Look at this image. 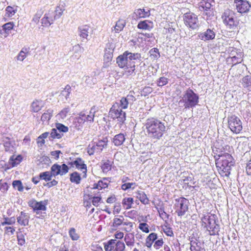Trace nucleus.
I'll use <instances>...</instances> for the list:
<instances>
[{"mask_svg":"<svg viewBox=\"0 0 251 251\" xmlns=\"http://www.w3.org/2000/svg\"><path fill=\"white\" fill-rule=\"evenodd\" d=\"M145 126L149 136L154 139H160L166 130L164 123L155 118L148 119Z\"/></svg>","mask_w":251,"mask_h":251,"instance_id":"1","label":"nucleus"},{"mask_svg":"<svg viewBox=\"0 0 251 251\" xmlns=\"http://www.w3.org/2000/svg\"><path fill=\"white\" fill-rule=\"evenodd\" d=\"M128 102L126 98H122L119 102L114 103L111 107V117L117 119L118 121L123 123L126 120V113L122 109L127 108Z\"/></svg>","mask_w":251,"mask_h":251,"instance_id":"2","label":"nucleus"},{"mask_svg":"<svg viewBox=\"0 0 251 251\" xmlns=\"http://www.w3.org/2000/svg\"><path fill=\"white\" fill-rule=\"evenodd\" d=\"M50 170V172L46 171L41 173L39 174L41 179L49 181L51 179L52 176H55L58 175H64L68 172L69 168L65 164H63L62 165L54 164L51 166Z\"/></svg>","mask_w":251,"mask_h":251,"instance_id":"3","label":"nucleus"},{"mask_svg":"<svg viewBox=\"0 0 251 251\" xmlns=\"http://www.w3.org/2000/svg\"><path fill=\"white\" fill-rule=\"evenodd\" d=\"M216 216L214 214L208 213L203 215L201 220L202 226L209 231L210 235L218 234L220 226L216 222Z\"/></svg>","mask_w":251,"mask_h":251,"instance_id":"4","label":"nucleus"},{"mask_svg":"<svg viewBox=\"0 0 251 251\" xmlns=\"http://www.w3.org/2000/svg\"><path fill=\"white\" fill-rule=\"evenodd\" d=\"M199 99V96L189 88L184 92L182 99L180 100L179 103H183L185 108L189 109L194 108L198 104Z\"/></svg>","mask_w":251,"mask_h":251,"instance_id":"5","label":"nucleus"},{"mask_svg":"<svg viewBox=\"0 0 251 251\" xmlns=\"http://www.w3.org/2000/svg\"><path fill=\"white\" fill-rule=\"evenodd\" d=\"M235 13L234 11L226 9L222 15L223 22L227 28L234 30L237 26V22L235 19Z\"/></svg>","mask_w":251,"mask_h":251,"instance_id":"6","label":"nucleus"},{"mask_svg":"<svg viewBox=\"0 0 251 251\" xmlns=\"http://www.w3.org/2000/svg\"><path fill=\"white\" fill-rule=\"evenodd\" d=\"M183 20L185 25L192 30H197L201 24L198 16L194 13L189 12L183 15Z\"/></svg>","mask_w":251,"mask_h":251,"instance_id":"7","label":"nucleus"},{"mask_svg":"<svg viewBox=\"0 0 251 251\" xmlns=\"http://www.w3.org/2000/svg\"><path fill=\"white\" fill-rule=\"evenodd\" d=\"M228 127L234 133H240L243 129L242 123L239 117L235 115L229 116L227 118Z\"/></svg>","mask_w":251,"mask_h":251,"instance_id":"8","label":"nucleus"},{"mask_svg":"<svg viewBox=\"0 0 251 251\" xmlns=\"http://www.w3.org/2000/svg\"><path fill=\"white\" fill-rule=\"evenodd\" d=\"M189 203L188 200L183 197L176 199L174 206L176 212L178 216L181 217L185 215L188 211Z\"/></svg>","mask_w":251,"mask_h":251,"instance_id":"9","label":"nucleus"},{"mask_svg":"<svg viewBox=\"0 0 251 251\" xmlns=\"http://www.w3.org/2000/svg\"><path fill=\"white\" fill-rule=\"evenodd\" d=\"M108 142L107 137L103 138L98 142H92L87 147V152L90 155H93L95 152H100L103 148L106 147Z\"/></svg>","mask_w":251,"mask_h":251,"instance_id":"10","label":"nucleus"},{"mask_svg":"<svg viewBox=\"0 0 251 251\" xmlns=\"http://www.w3.org/2000/svg\"><path fill=\"white\" fill-rule=\"evenodd\" d=\"M234 6L238 13L244 14L248 13L250 9L251 5L247 0H235Z\"/></svg>","mask_w":251,"mask_h":251,"instance_id":"11","label":"nucleus"},{"mask_svg":"<svg viewBox=\"0 0 251 251\" xmlns=\"http://www.w3.org/2000/svg\"><path fill=\"white\" fill-rule=\"evenodd\" d=\"M47 201H37L34 200L30 201L29 206L37 215L39 214V211H46Z\"/></svg>","mask_w":251,"mask_h":251,"instance_id":"12","label":"nucleus"},{"mask_svg":"<svg viewBox=\"0 0 251 251\" xmlns=\"http://www.w3.org/2000/svg\"><path fill=\"white\" fill-rule=\"evenodd\" d=\"M215 35L216 33L213 29L208 28L205 31L198 33V37L202 41L208 42L213 40Z\"/></svg>","mask_w":251,"mask_h":251,"instance_id":"13","label":"nucleus"},{"mask_svg":"<svg viewBox=\"0 0 251 251\" xmlns=\"http://www.w3.org/2000/svg\"><path fill=\"white\" fill-rule=\"evenodd\" d=\"M70 164L72 166H75V168L82 172L83 174V177L86 176L87 166L84 163V161L79 157L76 158L75 160L71 162Z\"/></svg>","mask_w":251,"mask_h":251,"instance_id":"14","label":"nucleus"},{"mask_svg":"<svg viewBox=\"0 0 251 251\" xmlns=\"http://www.w3.org/2000/svg\"><path fill=\"white\" fill-rule=\"evenodd\" d=\"M221 161H222V167L223 170H228L229 168L233 165L232 161V156L226 153L223 155L221 156Z\"/></svg>","mask_w":251,"mask_h":251,"instance_id":"15","label":"nucleus"},{"mask_svg":"<svg viewBox=\"0 0 251 251\" xmlns=\"http://www.w3.org/2000/svg\"><path fill=\"white\" fill-rule=\"evenodd\" d=\"M30 216L29 215L25 212L21 211L19 215L17 217V223L21 226H27L28 225Z\"/></svg>","mask_w":251,"mask_h":251,"instance_id":"16","label":"nucleus"},{"mask_svg":"<svg viewBox=\"0 0 251 251\" xmlns=\"http://www.w3.org/2000/svg\"><path fill=\"white\" fill-rule=\"evenodd\" d=\"M151 15L150 10L146 11L145 9L138 8L135 10L132 14V18L134 19L146 18Z\"/></svg>","mask_w":251,"mask_h":251,"instance_id":"17","label":"nucleus"},{"mask_svg":"<svg viewBox=\"0 0 251 251\" xmlns=\"http://www.w3.org/2000/svg\"><path fill=\"white\" fill-rule=\"evenodd\" d=\"M126 51L117 58V63L120 68H125V67L131 66V64L129 63L128 57L126 56Z\"/></svg>","mask_w":251,"mask_h":251,"instance_id":"18","label":"nucleus"},{"mask_svg":"<svg viewBox=\"0 0 251 251\" xmlns=\"http://www.w3.org/2000/svg\"><path fill=\"white\" fill-rule=\"evenodd\" d=\"M110 183V180L107 178H103L102 180H100L97 183L93 185V188L94 189L101 190L102 189L107 188Z\"/></svg>","mask_w":251,"mask_h":251,"instance_id":"19","label":"nucleus"},{"mask_svg":"<svg viewBox=\"0 0 251 251\" xmlns=\"http://www.w3.org/2000/svg\"><path fill=\"white\" fill-rule=\"evenodd\" d=\"M44 107L43 101L41 100H35L31 104V111L38 112Z\"/></svg>","mask_w":251,"mask_h":251,"instance_id":"20","label":"nucleus"},{"mask_svg":"<svg viewBox=\"0 0 251 251\" xmlns=\"http://www.w3.org/2000/svg\"><path fill=\"white\" fill-rule=\"evenodd\" d=\"M79 36L83 39H87L89 33L91 32V28L87 25H82L78 28Z\"/></svg>","mask_w":251,"mask_h":251,"instance_id":"21","label":"nucleus"},{"mask_svg":"<svg viewBox=\"0 0 251 251\" xmlns=\"http://www.w3.org/2000/svg\"><path fill=\"white\" fill-rule=\"evenodd\" d=\"M115 245V249L114 250L116 251H122L125 249V244L123 242L120 241H116V240L111 239V251L114 248Z\"/></svg>","mask_w":251,"mask_h":251,"instance_id":"22","label":"nucleus"},{"mask_svg":"<svg viewBox=\"0 0 251 251\" xmlns=\"http://www.w3.org/2000/svg\"><path fill=\"white\" fill-rule=\"evenodd\" d=\"M126 56L128 57L129 63H131V66L135 65V61L139 60L141 58V55L139 53H131L128 51H126Z\"/></svg>","mask_w":251,"mask_h":251,"instance_id":"23","label":"nucleus"},{"mask_svg":"<svg viewBox=\"0 0 251 251\" xmlns=\"http://www.w3.org/2000/svg\"><path fill=\"white\" fill-rule=\"evenodd\" d=\"M241 83L244 88L251 92V75H247L243 77Z\"/></svg>","mask_w":251,"mask_h":251,"instance_id":"24","label":"nucleus"},{"mask_svg":"<svg viewBox=\"0 0 251 251\" xmlns=\"http://www.w3.org/2000/svg\"><path fill=\"white\" fill-rule=\"evenodd\" d=\"M53 110L51 109H49L46 110L42 114L41 120L43 124H48L49 121L52 116Z\"/></svg>","mask_w":251,"mask_h":251,"instance_id":"25","label":"nucleus"},{"mask_svg":"<svg viewBox=\"0 0 251 251\" xmlns=\"http://www.w3.org/2000/svg\"><path fill=\"white\" fill-rule=\"evenodd\" d=\"M136 197L140 201L144 204L149 203V200L144 192L138 191L135 193Z\"/></svg>","mask_w":251,"mask_h":251,"instance_id":"26","label":"nucleus"},{"mask_svg":"<svg viewBox=\"0 0 251 251\" xmlns=\"http://www.w3.org/2000/svg\"><path fill=\"white\" fill-rule=\"evenodd\" d=\"M110 45H107L105 49L104 54L103 56V64L104 67H108L109 66V57H110Z\"/></svg>","mask_w":251,"mask_h":251,"instance_id":"27","label":"nucleus"},{"mask_svg":"<svg viewBox=\"0 0 251 251\" xmlns=\"http://www.w3.org/2000/svg\"><path fill=\"white\" fill-rule=\"evenodd\" d=\"M22 157L20 155L16 157L14 155H12L9 159V163L11 164L12 167H15L19 164L22 161Z\"/></svg>","mask_w":251,"mask_h":251,"instance_id":"28","label":"nucleus"},{"mask_svg":"<svg viewBox=\"0 0 251 251\" xmlns=\"http://www.w3.org/2000/svg\"><path fill=\"white\" fill-rule=\"evenodd\" d=\"M125 140V136L123 134H119L115 136L113 142L116 146L121 145Z\"/></svg>","mask_w":251,"mask_h":251,"instance_id":"29","label":"nucleus"},{"mask_svg":"<svg viewBox=\"0 0 251 251\" xmlns=\"http://www.w3.org/2000/svg\"><path fill=\"white\" fill-rule=\"evenodd\" d=\"M126 21L124 20H119L116 22V25L114 26V30L115 32L118 33L122 31L126 25Z\"/></svg>","mask_w":251,"mask_h":251,"instance_id":"30","label":"nucleus"},{"mask_svg":"<svg viewBox=\"0 0 251 251\" xmlns=\"http://www.w3.org/2000/svg\"><path fill=\"white\" fill-rule=\"evenodd\" d=\"M70 181L77 184H79L81 179L79 173L75 172L70 175Z\"/></svg>","mask_w":251,"mask_h":251,"instance_id":"31","label":"nucleus"},{"mask_svg":"<svg viewBox=\"0 0 251 251\" xmlns=\"http://www.w3.org/2000/svg\"><path fill=\"white\" fill-rule=\"evenodd\" d=\"M148 23H151V22H149L148 20H145L143 21L140 22L138 25L137 27L139 29H142L144 30H150L152 28V26H151Z\"/></svg>","mask_w":251,"mask_h":251,"instance_id":"32","label":"nucleus"},{"mask_svg":"<svg viewBox=\"0 0 251 251\" xmlns=\"http://www.w3.org/2000/svg\"><path fill=\"white\" fill-rule=\"evenodd\" d=\"M133 203V199L132 198H126L123 200L122 204L125 207L126 209H129L132 207Z\"/></svg>","mask_w":251,"mask_h":251,"instance_id":"33","label":"nucleus"},{"mask_svg":"<svg viewBox=\"0 0 251 251\" xmlns=\"http://www.w3.org/2000/svg\"><path fill=\"white\" fill-rule=\"evenodd\" d=\"M84 79L85 83L90 87L94 85L97 82L96 78L93 76H85L84 77Z\"/></svg>","mask_w":251,"mask_h":251,"instance_id":"34","label":"nucleus"},{"mask_svg":"<svg viewBox=\"0 0 251 251\" xmlns=\"http://www.w3.org/2000/svg\"><path fill=\"white\" fill-rule=\"evenodd\" d=\"M211 4L210 3V0L201 1L199 5V8L200 11H202V10L211 9Z\"/></svg>","mask_w":251,"mask_h":251,"instance_id":"35","label":"nucleus"},{"mask_svg":"<svg viewBox=\"0 0 251 251\" xmlns=\"http://www.w3.org/2000/svg\"><path fill=\"white\" fill-rule=\"evenodd\" d=\"M70 111V108L69 107H65L63 108L57 115V117L58 119H64L67 115V114Z\"/></svg>","mask_w":251,"mask_h":251,"instance_id":"36","label":"nucleus"},{"mask_svg":"<svg viewBox=\"0 0 251 251\" xmlns=\"http://www.w3.org/2000/svg\"><path fill=\"white\" fill-rule=\"evenodd\" d=\"M12 185L14 188L18 190L20 192H22L24 190V187L21 180H16L12 182Z\"/></svg>","mask_w":251,"mask_h":251,"instance_id":"37","label":"nucleus"},{"mask_svg":"<svg viewBox=\"0 0 251 251\" xmlns=\"http://www.w3.org/2000/svg\"><path fill=\"white\" fill-rule=\"evenodd\" d=\"M16 222V219L14 217H12L10 218H5L4 219L3 221L1 223L2 226H5V225H12L15 223Z\"/></svg>","mask_w":251,"mask_h":251,"instance_id":"38","label":"nucleus"},{"mask_svg":"<svg viewBox=\"0 0 251 251\" xmlns=\"http://www.w3.org/2000/svg\"><path fill=\"white\" fill-rule=\"evenodd\" d=\"M69 234L72 240H77L79 238V235L76 232L75 229L73 227L70 228Z\"/></svg>","mask_w":251,"mask_h":251,"instance_id":"39","label":"nucleus"},{"mask_svg":"<svg viewBox=\"0 0 251 251\" xmlns=\"http://www.w3.org/2000/svg\"><path fill=\"white\" fill-rule=\"evenodd\" d=\"M5 11V16L11 17L15 15L16 9L12 6H8L6 8Z\"/></svg>","mask_w":251,"mask_h":251,"instance_id":"40","label":"nucleus"},{"mask_svg":"<svg viewBox=\"0 0 251 251\" xmlns=\"http://www.w3.org/2000/svg\"><path fill=\"white\" fill-rule=\"evenodd\" d=\"M162 230L166 235L170 237L174 236V233L171 227L164 225L162 226Z\"/></svg>","mask_w":251,"mask_h":251,"instance_id":"41","label":"nucleus"},{"mask_svg":"<svg viewBox=\"0 0 251 251\" xmlns=\"http://www.w3.org/2000/svg\"><path fill=\"white\" fill-rule=\"evenodd\" d=\"M18 244L20 246H23L25 243V235L21 232L17 233Z\"/></svg>","mask_w":251,"mask_h":251,"instance_id":"42","label":"nucleus"},{"mask_svg":"<svg viewBox=\"0 0 251 251\" xmlns=\"http://www.w3.org/2000/svg\"><path fill=\"white\" fill-rule=\"evenodd\" d=\"M58 130L56 128H53L51 129V132L50 133V137L52 138H57L59 139L61 138L62 136V134L60 133V132H58Z\"/></svg>","mask_w":251,"mask_h":251,"instance_id":"43","label":"nucleus"},{"mask_svg":"<svg viewBox=\"0 0 251 251\" xmlns=\"http://www.w3.org/2000/svg\"><path fill=\"white\" fill-rule=\"evenodd\" d=\"M71 91V87L70 85H67L65 86L64 90L61 92V95L64 96L66 99L69 97Z\"/></svg>","mask_w":251,"mask_h":251,"instance_id":"44","label":"nucleus"},{"mask_svg":"<svg viewBox=\"0 0 251 251\" xmlns=\"http://www.w3.org/2000/svg\"><path fill=\"white\" fill-rule=\"evenodd\" d=\"M190 250L191 251H205L204 248H202L197 243L195 242L191 244Z\"/></svg>","mask_w":251,"mask_h":251,"instance_id":"45","label":"nucleus"},{"mask_svg":"<svg viewBox=\"0 0 251 251\" xmlns=\"http://www.w3.org/2000/svg\"><path fill=\"white\" fill-rule=\"evenodd\" d=\"M49 19V18H48L47 15L45 14L44 17L41 19V24L42 26L48 27L52 24Z\"/></svg>","mask_w":251,"mask_h":251,"instance_id":"46","label":"nucleus"},{"mask_svg":"<svg viewBox=\"0 0 251 251\" xmlns=\"http://www.w3.org/2000/svg\"><path fill=\"white\" fill-rule=\"evenodd\" d=\"M95 110L94 108H92L91 110L89 111V114H87V118L86 119L87 121L92 122L94 121V118L95 117Z\"/></svg>","mask_w":251,"mask_h":251,"instance_id":"47","label":"nucleus"},{"mask_svg":"<svg viewBox=\"0 0 251 251\" xmlns=\"http://www.w3.org/2000/svg\"><path fill=\"white\" fill-rule=\"evenodd\" d=\"M56 128L59 132H66L68 131V127L62 124L58 123L56 124Z\"/></svg>","mask_w":251,"mask_h":251,"instance_id":"48","label":"nucleus"},{"mask_svg":"<svg viewBox=\"0 0 251 251\" xmlns=\"http://www.w3.org/2000/svg\"><path fill=\"white\" fill-rule=\"evenodd\" d=\"M139 228L143 232L145 233H149V226L148 225L145 223H141L139 225Z\"/></svg>","mask_w":251,"mask_h":251,"instance_id":"49","label":"nucleus"},{"mask_svg":"<svg viewBox=\"0 0 251 251\" xmlns=\"http://www.w3.org/2000/svg\"><path fill=\"white\" fill-rule=\"evenodd\" d=\"M74 124L75 125V126H80L85 122V120L83 119L79 115L77 117L74 119L73 121Z\"/></svg>","mask_w":251,"mask_h":251,"instance_id":"50","label":"nucleus"},{"mask_svg":"<svg viewBox=\"0 0 251 251\" xmlns=\"http://www.w3.org/2000/svg\"><path fill=\"white\" fill-rule=\"evenodd\" d=\"M160 217L164 220L167 221L169 218V215L167 214L164 211L163 208H160L158 210Z\"/></svg>","mask_w":251,"mask_h":251,"instance_id":"51","label":"nucleus"},{"mask_svg":"<svg viewBox=\"0 0 251 251\" xmlns=\"http://www.w3.org/2000/svg\"><path fill=\"white\" fill-rule=\"evenodd\" d=\"M27 49H25V51L23 49L20 51L19 54L17 56V60L20 61H23L25 58L27 56L26 55Z\"/></svg>","mask_w":251,"mask_h":251,"instance_id":"52","label":"nucleus"},{"mask_svg":"<svg viewBox=\"0 0 251 251\" xmlns=\"http://www.w3.org/2000/svg\"><path fill=\"white\" fill-rule=\"evenodd\" d=\"M4 229L5 233L8 235H13L15 231V229L13 226H5Z\"/></svg>","mask_w":251,"mask_h":251,"instance_id":"53","label":"nucleus"},{"mask_svg":"<svg viewBox=\"0 0 251 251\" xmlns=\"http://www.w3.org/2000/svg\"><path fill=\"white\" fill-rule=\"evenodd\" d=\"M123 217L121 216L120 218H115L113 220V226L114 227H117L121 225L123 222Z\"/></svg>","mask_w":251,"mask_h":251,"instance_id":"54","label":"nucleus"},{"mask_svg":"<svg viewBox=\"0 0 251 251\" xmlns=\"http://www.w3.org/2000/svg\"><path fill=\"white\" fill-rule=\"evenodd\" d=\"M14 25L13 23H7L5 24L2 26V29L5 31V32H8L13 27Z\"/></svg>","mask_w":251,"mask_h":251,"instance_id":"55","label":"nucleus"},{"mask_svg":"<svg viewBox=\"0 0 251 251\" xmlns=\"http://www.w3.org/2000/svg\"><path fill=\"white\" fill-rule=\"evenodd\" d=\"M168 82V78L164 76L161 77L157 81V85L158 86L161 87L167 84Z\"/></svg>","mask_w":251,"mask_h":251,"instance_id":"56","label":"nucleus"},{"mask_svg":"<svg viewBox=\"0 0 251 251\" xmlns=\"http://www.w3.org/2000/svg\"><path fill=\"white\" fill-rule=\"evenodd\" d=\"M157 238V234L155 233H150L146 238V240L153 243Z\"/></svg>","mask_w":251,"mask_h":251,"instance_id":"57","label":"nucleus"},{"mask_svg":"<svg viewBox=\"0 0 251 251\" xmlns=\"http://www.w3.org/2000/svg\"><path fill=\"white\" fill-rule=\"evenodd\" d=\"M121 210V203L116 202L114 205L113 213L114 215L118 214L120 213Z\"/></svg>","mask_w":251,"mask_h":251,"instance_id":"58","label":"nucleus"},{"mask_svg":"<svg viewBox=\"0 0 251 251\" xmlns=\"http://www.w3.org/2000/svg\"><path fill=\"white\" fill-rule=\"evenodd\" d=\"M135 185V183H124L122 186L121 188L123 190H127L129 189V188H132V189H134V187H132L133 186Z\"/></svg>","mask_w":251,"mask_h":251,"instance_id":"59","label":"nucleus"},{"mask_svg":"<svg viewBox=\"0 0 251 251\" xmlns=\"http://www.w3.org/2000/svg\"><path fill=\"white\" fill-rule=\"evenodd\" d=\"M64 10L62 9L60 7H57L54 11H53L55 17L56 19H59L62 15Z\"/></svg>","mask_w":251,"mask_h":251,"instance_id":"60","label":"nucleus"},{"mask_svg":"<svg viewBox=\"0 0 251 251\" xmlns=\"http://www.w3.org/2000/svg\"><path fill=\"white\" fill-rule=\"evenodd\" d=\"M42 15V12L41 11L37 12L33 16L32 21L35 24H37L39 22L40 18Z\"/></svg>","mask_w":251,"mask_h":251,"instance_id":"61","label":"nucleus"},{"mask_svg":"<svg viewBox=\"0 0 251 251\" xmlns=\"http://www.w3.org/2000/svg\"><path fill=\"white\" fill-rule=\"evenodd\" d=\"M202 11H203V15L207 16L206 20H208V18H210L211 17L213 16L214 15L213 9L202 10Z\"/></svg>","mask_w":251,"mask_h":251,"instance_id":"62","label":"nucleus"},{"mask_svg":"<svg viewBox=\"0 0 251 251\" xmlns=\"http://www.w3.org/2000/svg\"><path fill=\"white\" fill-rule=\"evenodd\" d=\"M0 187L1 191L3 193L6 192L9 188V186L7 182H3L2 180H0Z\"/></svg>","mask_w":251,"mask_h":251,"instance_id":"63","label":"nucleus"},{"mask_svg":"<svg viewBox=\"0 0 251 251\" xmlns=\"http://www.w3.org/2000/svg\"><path fill=\"white\" fill-rule=\"evenodd\" d=\"M45 14L47 15L48 18H50L49 20L52 24L53 23L54 21L56 20L53 11L49 12L48 13Z\"/></svg>","mask_w":251,"mask_h":251,"instance_id":"64","label":"nucleus"}]
</instances>
